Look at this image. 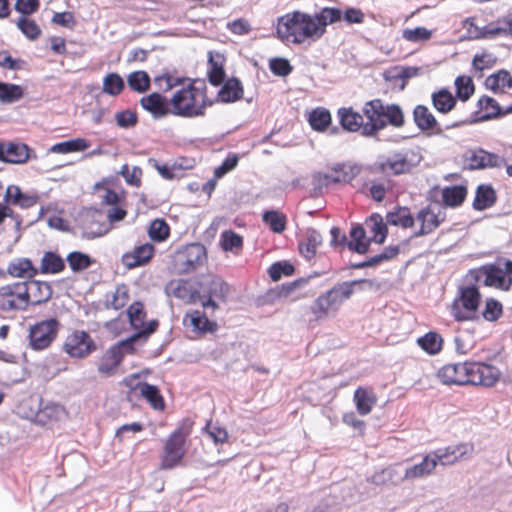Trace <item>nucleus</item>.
Wrapping results in <instances>:
<instances>
[{
  "mask_svg": "<svg viewBox=\"0 0 512 512\" xmlns=\"http://www.w3.org/2000/svg\"><path fill=\"white\" fill-rule=\"evenodd\" d=\"M473 445L461 443L445 448H439L427 454L420 463L406 468L403 475L404 480H414L430 475L437 464L443 466L453 465L460 459L471 456Z\"/></svg>",
  "mask_w": 512,
  "mask_h": 512,
  "instance_id": "f257e3e1",
  "label": "nucleus"
},
{
  "mask_svg": "<svg viewBox=\"0 0 512 512\" xmlns=\"http://www.w3.org/2000/svg\"><path fill=\"white\" fill-rule=\"evenodd\" d=\"M319 31L314 16L301 11L287 13L278 19V37L293 44H302L307 39L316 41L321 38Z\"/></svg>",
  "mask_w": 512,
  "mask_h": 512,
  "instance_id": "f03ea898",
  "label": "nucleus"
},
{
  "mask_svg": "<svg viewBox=\"0 0 512 512\" xmlns=\"http://www.w3.org/2000/svg\"><path fill=\"white\" fill-rule=\"evenodd\" d=\"M172 114L184 118L203 116L207 105L206 95L193 84L175 92L170 100Z\"/></svg>",
  "mask_w": 512,
  "mask_h": 512,
  "instance_id": "7ed1b4c3",
  "label": "nucleus"
},
{
  "mask_svg": "<svg viewBox=\"0 0 512 512\" xmlns=\"http://www.w3.org/2000/svg\"><path fill=\"white\" fill-rule=\"evenodd\" d=\"M192 424L190 419H185L181 426L169 435L161 455V469L171 470L181 464L186 453L185 441L191 433Z\"/></svg>",
  "mask_w": 512,
  "mask_h": 512,
  "instance_id": "20e7f679",
  "label": "nucleus"
},
{
  "mask_svg": "<svg viewBox=\"0 0 512 512\" xmlns=\"http://www.w3.org/2000/svg\"><path fill=\"white\" fill-rule=\"evenodd\" d=\"M351 296L350 285L346 281L338 283L316 298L311 306V311L317 319L325 318L331 310H338L342 303Z\"/></svg>",
  "mask_w": 512,
  "mask_h": 512,
  "instance_id": "39448f33",
  "label": "nucleus"
},
{
  "mask_svg": "<svg viewBox=\"0 0 512 512\" xmlns=\"http://www.w3.org/2000/svg\"><path fill=\"white\" fill-rule=\"evenodd\" d=\"M481 294L475 285L461 287L459 296L451 305V313L456 321H468L478 318L477 310Z\"/></svg>",
  "mask_w": 512,
  "mask_h": 512,
  "instance_id": "423d86ee",
  "label": "nucleus"
},
{
  "mask_svg": "<svg viewBox=\"0 0 512 512\" xmlns=\"http://www.w3.org/2000/svg\"><path fill=\"white\" fill-rule=\"evenodd\" d=\"M229 294L230 286L220 276H209L200 283L199 299L205 309L215 311Z\"/></svg>",
  "mask_w": 512,
  "mask_h": 512,
  "instance_id": "0eeeda50",
  "label": "nucleus"
},
{
  "mask_svg": "<svg viewBox=\"0 0 512 512\" xmlns=\"http://www.w3.org/2000/svg\"><path fill=\"white\" fill-rule=\"evenodd\" d=\"M207 252L201 243H191L179 249L174 256V267L179 274H188L203 266Z\"/></svg>",
  "mask_w": 512,
  "mask_h": 512,
  "instance_id": "6e6552de",
  "label": "nucleus"
},
{
  "mask_svg": "<svg viewBox=\"0 0 512 512\" xmlns=\"http://www.w3.org/2000/svg\"><path fill=\"white\" fill-rule=\"evenodd\" d=\"M79 225L82 230V237L85 239L102 237L111 229L106 221L105 214L96 208L85 209L80 215Z\"/></svg>",
  "mask_w": 512,
  "mask_h": 512,
  "instance_id": "1a4fd4ad",
  "label": "nucleus"
},
{
  "mask_svg": "<svg viewBox=\"0 0 512 512\" xmlns=\"http://www.w3.org/2000/svg\"><path fill=\"white\" fill-rule=\"evenodd\" d=\"M469 274L475 281H479L484 276L483 284L487 287H493L503 291H510L512 287V277L507 276L504 268L495 263L485 264L476 269H471Z\"/></svg>",
  "mask_w": 512,
  "mask_h": 512,
  "instance_id": "9d476101",
  "label": "nucleus"
},
{
  "mask_svg": "<svg viewBox=\"0 0 512 512\" xmlns=\"http://www.w3.org/2000/svg\"><path fill=\"white\" fill-rule=\"evenodd\" d=\"M97 345L84 330H74L65 339L63 350L72 358L84 359L96 351Z\"/></svg>",
  "mask_w": 512,
  "mask_h": 512,
  "instance_id": "9b49d317",
  "label": "nucleus"
},
{
  "mask_svg": "<svg viewBox=\"0 0 512 512\" xmlns=\"http://www.w3.org/2000/svg\"><path fill=\"white\" fill-rule=\"evenodd\" d=\"M60 323L55 318H50L36 323L30 327L29 343L34 350H43L51 345L57 336Z\"/></svg>",
  "mask_w": 512,
  "mask_h": 512,
  "instance_id": "f8f14e48",
  "label": "nucleus"
},
{
  "mask_svg": "<svg viewBox=\"0 0 512 512\" xmlns=\"http://www.w3.org/2000/svg\"><path fill=\"white\" fill-rule=\"evenodd\" d=\"M367 122L364 123L361 135L365 137H375L379 131L386 128V119L384 113V103L380 99H374L364 104L362 109Z\"/></svg>",
  "mask_w": 512,
  "mask_h": 512,
  "instance_id": "ddd939ff",
  "label": "nucleus"
},
{
  "mask_svg": "<svg viewBox=\"0 0 512 512\" xmlns=\"http://www.w3.org/2000/svg\"><path fill=\"white\" fill-rule=\"evenodd\" d=\"M469 384L492 387L500 378V371L493 365L482 362H469Z\"/></svg>",
  "mask_w": 512,
  "mask_h": 512,
  "instance_id": "4468645a",
  "label": "nucleus"
},
{
  "mask_svg": "<svg viewBox=\"0 0 512 512\" xmlns=\"http://www.w3.org/2000/svg\"><path fill=\"white\" fill-rule=\"evenodd\" d=\"M36 158V155L21 142H0V161L11 164H23L29 159Z\"/></svg>",
  "mask_w": 512,
  "mask_h": 512,
  "instance_id": "2eb2a0df",
  "label": "nucleus"
},
{
  "mask_svg": "<svg viewBox=\"0 0 512 512\" xmlns=\"http://www.w3.org/2000/svg\"><path fill=\"white\" fill-rule=\"evenodd\" d=\"M416 218L421 223V226L414 233V237H421L430 234L444 222L445 212L439 205H435V208L428 206L421 209Z\"/></svg>",
  "mask_w": 512,
  "mask_h": 512,
  "instance_id": "dca6fc26",
  "label": "nucleus"
},
{
  "mask_svg": "<svg viewBox=\"0 0 512 512\" xmlns=\"http://www.w3.org/2000/svg\"><path fill=\"white\" fill-rule=\"evenodd\" d=\"M139 377L138 374H133L124 379L126 386L130 387L131 390H139L141 396L147 400V402L156 410H163L165 407L164 399L160 394L157 386L146 383L138 382L134 384V381Z\"/></svg>",
  "mask_w": 512,
  "mask_h": 512,
  "instance_id": "f3484780",
  "label": "nucleus"
},
{
  "mask_svg": "<svg viewBox=\"0 0 512 512\" xmlns=\"http://www.w3.org/2000/svg\"><path fill=\"white\" fill-rule=\"evenodd\" d=\"M466 162L470 170L500 168L506 165V160L503 157L481 148L471 151L466 157Z\"/></svg>",
  "mask_w": 512,
  "mask_h": 512,
  "instance_id": "a211bd4d",
  "label": "nucleus"
},
{
  "mask_svg": "<svg viewBox=\"0 0 512 512\" xmlns=\"http://www.w3.org/2000/svg\"><path fill=\"white\" fill-rule=\"evenodd\" d=\"M469 362L447 364L438 371V377L446 385L469 384Z\"/></svg>",
  "mask_w": 512,
  "mask_h": 512,
  "instance_id": "6ab92c4d",
  "label": "nucleus"
},
{
  "mask_svg": "<svg viewBox=\"0 0 512 512\" xmlns=\"http://www.w3.org/2000/svg\"><path fill=\"white\" fill-rule=\"evenodd\" d=\"M158 325V320L153 319L150 322H148L145 329L139 330L130 337H128L127 339L115 343L114 345H112V347L116 348V351L120 352L123 355V357L125 356V354H132L135 351L134 346L138 343H145L149 335L156 331Z\"/></svg>",
  "mask_w": 512,
  "mask_h": 512,
  "instance_id": "aec40b11",
  "label": "nucleus"
},
{
  "mask_svg": "<svg viewBox=\"0 0 512 512\" xmlns=\"http://www.w3.org/2000/svg\"><path fill=\"white\" fill-rule=\"evenodd\" d=\"M498 36H512V14L499 18L481 28L475 27L474 38L492 39Z\"/></svg>",
  "mask_w": 512,
  "mask_h": 512,
  "instance_id": "412c9836",
  "label": "nucleus"
},
{
  "mask_svg": "<svg viewBox=\"0 0 512 512\" xmlns=\"http://www.w3.org/2000/svg\"><path fill=\"white\" fill-rule=\"evenodd\" d=\"M141 107L149 112L154 119H161L172 114L170 101L158 92H153L140 99Z\"/></svg>",
  "mask_w": 512,
  "mask_h": 512,
  "instance_id": "4be33fe9",
  "label": "nucleus"
},
{
  "mask_svg": "<svg viewBox=\"0 0 512 512\" xmlns=\"http://www.w3.org/2000/svg\"><path fill=\"white\" fill-rule=\"evenodd\" d=\"M413 120L417 128L423 132L432 131L433 134H441L443 129L435 116L425 105H416L413 109Z\"/></svg>",
  "mask_w": 512,
  "mask_h": 512,
  "instance_id": "5701e85b",
  "label": "nucleus"
},
{
  "mask_svg": "<svg viewBox=\"0 0 512 512\" xmlns=\"http://www.w3.org/2000/svg\"><path fill=\"white\" fill-rule=\"evenodd\" d=\"M154 246L145 243L134 248L132 252H127L122 256V263L128 269L145 265L154 255Z\"/></svg>",
  "mask_w": 512,
  "mask_h": 512,
  "instance_id": "b1692460",
  "label": "nucleus"
},
{
  "mask_svg": "<svg viewBox=\"0 0 512 512\" xmlns=\"http://www.w3.org/2000/svg\"><path fill=\"white\" fill-rule=\"evenodd\" d=\"M225 57L217 51L208 52V80L211 85L219 86L225 79Z\"/></svg>",
  "mask_w": 512,
  "mask_h": 512,
  "instance_id": "393cba45",
  "label": "nucleus"
},
{
  "mask_svg": "<svg viewBox=\"0 0 512 512\" xmlns=\"http://www.w3.org/2000/svg\"><path fill=\"white\" fill-rule=\"evenodd\" d=\"M123 361V355L116 348L109 347L99 360L98 372L106 377L112 376Z\"/></svg>",
  "mask_w": 512,
  "mask_h": 512,
  "instance_id": "a878e982",
  "label": "nucleus"
},
{
  "mask_svg": "<svg viewBox=\"0 0 512 512\" xmlns=\"http://www.w3.org/2000/svg\"><path fill=\"white\" fill-rule=\"evenodd\" d=\"M5 202L13 203L21 208H30L37 204L39 196L37 194L23 193L16 185H9L6 189Z\"/></svg>",
  "mask_w": 512,
  "mask_h": 512,
  "instance_id": "bb28decb",
  "label": "nucleus"
},
{
  "mask_svg": "<svg viewBox=\"0 0 512 512\" xmlns=\"http://www.w3.org/2000/svg\"><path fill=\"white\" fill-rule=\"evenodd\" d=\"M497 201L495 189L490 184H481L477 187L473 208L477 211H483L492 207Z\"/></svg>",
  "mask_w": 512,
  "mask_h": 512,
  "instance_id": "cd10ccee",
  "label": "nucleus"
},
{
  "mask_svg": "<svg viewBox=\"0 0 512 512\" xmlns=\"http://www.w3.org/2000/svg\"><path fill=\"white\" fill-rule=\"evenodd\" d=\"M350 237L351 240L346 243L350 251L358 254H366L369 251L372 239L366 238V231L361 225H356L351 228Z\"/></svg>",
  "mask_w": 512,
  "mask_h": 512,
  "instance_id": "c85d7f7f",
  "label": "nucleus"
},
{
  "mask_svg": "<svg viewBox=\"0 0 512 512\" xmlns=\"http://www.w3.org/2000/svg\"><path fill=\"white\" fill-rule=\"evenodd\" d=\"M30 305H40L48 302L52 297V288L49 283L30 278L29 286Z\"/></svg>",
  "mask_w": 512,
  "mask_h": 512,
  "instance_id": "c756f323",
  "label": "nucleus"
},
{
  "mask_svg": "<svg viewBox=\"0 0 512 512\" xmlns=\"http://www.w3.org/2000/svg\"><path fill=\"white\" fill-rule=\"evenodd\" d=\"M243 96V86L238 78H230L222 85L218 92V98L224 103H233Z\"/></svg>",
  "mask_w": 512,
  "mask_h": 512,
  "instance_id": "7c9ffc66",
  "label": "nucleus"
},
{
  "mask_svg": "<svg viewBox=\"0 0 512 512\" xmlns=\"http://www.w3.org/2000/svg\"><path fill=\"white\" fill-rule=\"evenodd\" d=\"M340 124L344 130L356 132L363 130L364 120L363 115L353 111L352 108H340L338 110Z\"/></svg>",
  "mask_w": 512,
  "mask_h": 512,
  "instance_id": "2f4dec72",
  "label": "nucleus"
},
{
  "mask_svg": "<svg viewBox=\"0 0 512 512\" xmlns=\"http://www.w3.org/2000/svg\"><path fill=\"white\" fill-rule=\"evenodd\" d=\"M511 113H512V104L506 108H502L500 105H498L497 112H487L484 114H480L479 111H475L473 113V116L471 119L460 121V122H455L451 125H447L446 129L457 128V127H460L463 125H470V124H475V123H479V122H485L488 120L501 118V117L511 114Z\"/></svg>",
  "mask_w": 512,
  "mask_h": 512,
  "instance_id": "473e14b6",
  "label": "nucleus"
},
{
  "mask_svg": "<svg viewBox=\"0 0 512 512\" xmlns=\"http://www.w3.org/2000/svg\"><path fill=\"white\" fill-rule=\"evenodd\" d=\"M485 86L494 93H506L512 88V76L508 71L500 70L486 78Z\"/></svg>",
  "mask_w": 512,
  "mask_h": 512,
  "instance_id": "72a5a7b5",
  "label": "nucleus"
},
{
  "mask_svg": "<svg viewBox=\"0 0 512 512\" xmlns=\"http://www.w3.org/2000/svg\"><path fill=\"white\" fill-rule=\"evenodd\" d=\"M431 101L433 107L443 114H447L452 111L457 104L456 97L453 96L446 88L433 92L431 95Z\"/></svg>",
  "mask_w": 512,
  "mask_h": 512,
  "instance_id": "f704fd0d",
  "label": "nucleus"
},
{
  "mask_svg": "<svg viewBox=\"0 0 512 512\" xmlns=\"http://www.w3.org/2000/svg\"><path fill=\"white\" fill-rule=\"evenodd\" d=\"M313 16L316 21V26L320 28V37H322L326 32L327 25L334 24L342 19V11L335 7H324Z\"/></svg>",
  "mask_w": 512,
  "mask_h": 512,
  "instance_id": "c9c22d12",
  "label": "nucleus"
},
{
  "mask_svg": "<svg viewBox=\"0 0 512 512\" xmlns=\"http://www.w3.org/2000/svg\"><path fill=\"white\" fill-rule=\"evenodd\" d=\"M322 244L321 234L313 228H309L306 232V239L298 245L300 254L307 260L312 259L316 254V249Z\"/></svg>",
  "mask_w": 512,
  "mask_h": 512,
  "instance_id": "e433bc0d",
  "label": "nucleus"
},
{
  "mask_svg": "<svg viewBox=\"0 0 512 512\" xmlns=\"http://www.w3.org/2000/svg\"><path fill=\"white\" fill-rule=\"evenodd\" d=\"M368 481L377 486L385 484L399 485L404 481V478L396 466H390L375 472Z\"/></svg>",
  "mask_w": 512,
  "mask_h": 512,
  "instance_id": "4c0bfd02",
  "label": "nucleus"
},
{
  "mask_svg": "<svg viewBox=\"0 0 512 512\" xmlns=\"http://www.w3.org/2000/svg\"><path fill=\"white\" fill-rule=\"evenodd\" d=\"M65 269L64 259L56 252L47 251L41 259L40 272L42 274H57Z\"/></svg>",
  "mask_w": 512,
  "mask_h": 512,
  "instance_id": "58836bf2",
  "label": "nucleus"
},
{
  "mask_svg": "<svg viewBox=\"0 0 512 512\" xmlns=\"http://www.w3.org/2000/svg\"><path fill=\"white\" fill-rule=\"evenodd\" d=\"M467 196V188L463 185H453L443 188L442 200L445 206H460Z\"/></svg>",
  "mask_w": 512,
  "mask_h": 512,
  "instance_id": "ea45409f",
  "label": "nucleus"
},
{
  "mask_svg": "<svg viewBox=\"0 0 512 512\" xmlns=\"http://www.w3.org/2000/svg\"><path fill=\"white\" fill-rule=\"evenodd\" d=\"M386 221L387 224L401 226L403 228H410L414 225V218L409 208L402 206H397L393 211L388 212Z\"/></svg>",
  "mask_w": 512,
  "mask_h": 512,
  "instance_id": "a19ab883",
  "label": "nucleus"
},
{
  "mask_svg": "<svg viewBox=\"0 0 512 512\" xmlns=\"http://www.w3.org/2000/svg\"><path fill=\"white\" fill-rule=\"evenodd\" d=\"M64 409L57 404H47L39 408L34 415V421L40 425H47L53 421H57L63 414Z\"/></svg>",
  "mask_w": 512,
  "mask_h": 512,
  "instance_id": "79ce46f5",
  "label": "nucleus"
},
{
  "mask_svg": "<svg viewBox=\"0 0 512 512\" xmlns=\"http://www.w3.org/2000/svg\"><path fill=\"white\" fill-rule=\"evenodd\" d=\"M8 273L13 277H25L29 279L37 275L38 269L35 268L28 258L19 259L11 262L7 268Z\"/></svg>",
  "mask_w": 512,
  "mask_h": 512,
  "instance_id": "37998d69",
  "label": "nucleus"
},
{
  "mask_svg": "<svg viewBox=\"0 0 512 512\" xmlns=\"http://www.w3.org/2000/svg\"><path fill=\"white\" fill-rule=\"evenodd\" d=\"M262 221L274 233H282L286 229V215L277 210H267L262 215Z\"/></svg>",
  "mask_w": 512,
  "mask_h": 512,
  "instance_id": "c03bdc74",
  "label": "nucleus"
},
{
  "mask_svg": "<svg viewBox=\"0 0 512 512\" xmlns=\"http://www.w3.org/2000/svg\"><path fill=\"white\" fill-rule=\"evenodd\" d=\"M127 84L131 90L145 93L150 89L151 79L145 71H134L127 76Z\"/></svg>",
  "mask_w": 512,
  "mask_h": 512,
  "instance_id": "a18cd8bd",
  "label": "nucleus"
},
{
  "mask_svg": "<svg viewBox=\"0 0 512 512\" xmlns=\"http://www.w3.org/2000/svg\"><path fill=\"white\" fill-rule=\"evenodd\" d=\"M66 260L71 270L75 273L88 269L95 262V260L91 258L90 255L80 251L70 252L67 255Z\"/></svg>",
  "mask_w": 512,
  "mask_h": 512,
  "instance_id": "49530a36",
  "label": "nucleus"
},
{
  "mask_svg": "<svg viewBox=\"0 0 512 512\" xmlns=\"http://www.w3.org/2000/svg\"><path fill=\"white\" fill-rule=\"evenodd\" d=\"M354 400L356 403L357 411L361 415L370 413L373 405L376 403L375 396L362 387L356 389L354 393Z\"/></svg>",
  "mask_w": 512,
  "mask_h": 512,
  "instance_id": "de8ad7c7",
  "label": "nucleus"
},
{
  "mask_svg": "<svg viewBox=\"0 0 512 512\" xmlns=\"http://www.w3.org/2000/svg\"><path fill=\"white\" fill-rule=\"evenodd\" d=\"M417 343L425 352L435 355L441 351L443 339L437 332H428L418 338Z\"/></svg>",
  "mask_w": 512,
  "mask_h": 512,
  "instance_id": "09e8293b",
  "label": "nucleus"
},
{
  "mask_svg": "<svg viewBox=\"0 0 512 512\" xmlns=\"http://www.w3.org/2000/svg\"><path fill=\"white\" fill-rule=\"evenodd\" d=\"M24 95L23 88L20 85L0 82V102L5 104L14 103L20 100Z\"/></svg>",
  "mask_w": 512,
  "mask_h": 512,
  "instance_id": "8fccbe9b",
  "label": "nucleus"
},
{
  "mask_svg": "<svg viewBox=\"0 0 512 512\" xmlns=\"http://www.w3.org/2000/svg\"><path fill=\"white\" fill-rule=\"evenodd\" d=\"M90 146L89 142L83 138L71 139L68 141L60 142L50 148L54 153H71L84 151Z\"/></svg>",
  "mask_w": 512,
  "mask_h": 512,
  "instance_id": "3c124183",
  "label": "nucleus"
},
{
  "mask_svg": "<svg viewBox=\"0 0 512 512\" xmlns=\"http://www.w3.org/2000/svg\"><path fill=\"white\" fill-rule=\"evenodd\" d=\"M308 121L313 130L324 131L331 123V114L325 108H316L310 112Z\"/></svg>",
  "mask_w": 512,
  "mask_h": 512,
  "instance_id": "603ef678",
  "label": "nucleus"
},
{
  "mask_svg": "<svg viewBox=\"0 0 512 512\" xmlns=\"http://www.w3.org/2000/svg\"><path fill=\"white\" fill-rule=\"evenodd\" d=\"M125 88L124 79L116 72L108 73L103 79V92L110 96L119 95Z\"/></svg>",
  "mask_w": 512,
  "mask_h": 512,
  "instance_id": "864d4df0",
  "label": "nucleus"
},
{
  "mask_svg": "<svg viewBox=\"0 0 512 512\" xmlns=\"http://www.w3.org/2000/svg\"><path fill=\"white\" fill-rule=\"evenodd\" d=\"M131 326L137 331L145 329L148 323H145L146 313L141 302H134L127 310Z\"/></svg>",
  "mask_w": 512,
  "mask_h": 512,
  "instance_id": "5fc2aeb1",
  "label": "nucleus"
},
{
  "mask_svg": "<svg viewBox=\"0 0 512 512\" xmlns=\"http://www.w3.org/2000/svg\"><path fill=\"white\" fill-rule=\"evenodd\" d=\"M23 305H20L16 299V295L8 285L0 288V310L12 311V310H25Z\"/></svg>",
  "mask_w": 512,
  "mask_h": 512,
  "instance_id": "6e6d98bb",
  "label": "nucleus"
},
{
  "mask_svg": "<svg viewBox=\"0 0 512 512\" xmlns=\"http://www.w3.org/2000/svg\"><path fill=\"white\" fill-rule=\"evenodd\" d=\"M456 99L467 101L474 93L475 86L469 76L460 75L455 79Z\"/></svg>",
  "mask_w": 512,
  "mask_h": 512,
  "instance_id": "4d7b16f0",
  "label": "nucleus"
},
{
  "mask_svg": "<svg viewBox=\"0 0 512 512\" xmlns=\"http://www.w3.org/2000/svg\"><path fill=\"white\" fill-rule=\"evenodd\" d=\"M149 164L155 168L159 174L167 180H172L175 178H179L181 176L182 170L185 168L182 164L175 162L172 166L166 164H159V162L155 159H149Z\"/></svg>",
  "mask_w": 512,
  "mask_h": 512,
  "instance_id": "13d9d810",
  "label": "nucleus"
},
{
  "mask_svg": "<svg viewBox=\"0 0 512 512\" xmlns=\"http://www.w3.org/2000/svg\"><path fill=\"white\" fill-rule=\"evenodd\" d=\"M386 126L390 124L393 127L400 128L405 124V116L402 108L398 104L384 105Z\"/></svg>",
  "mask_w": 512,
  "mask_h": 512,
  "instance_id": "bf43d9fd",
  "label": "nucleus"
},
{
  "mask_svg": "<svg viewBox=\"0 0 512 512\" xmlns=\"http://www.w3.org/2000/svg\"><path fill=\"white\" fill-rule=\"evenodd\" d=\"M388 164L394 175L408 173L414 166L407 155L403 153H395L392 158L388 159Z\"/></svg>",
  "mask_w": 512,
  "mask_h": 512,
  "instance_id": "052dcab7",
  "label": "nucleus"
},
{
  "mask_svg": "<svg viewBox=\"0 0 512 512\" xmlns=\"http://www.w3.org/2000/svg\"><path fill=\"white\" fill-rule=\"evenodd\" d=\"M370 221L373 223L372 232L374 236L371 238L372 242L383 244L388 234L387 224L383 222L380 214L374 213L370 216Z\"/></svg>",
  "mask_w": 512,
  "mask_h": 512,
  "instance_id": "680f3d73",
  "label": "nucleus"
},
{
  "mask_svg": "<svg viewBox=\"0 0 512 512\" xmlns=\"http://www.w3.org/2000/svg\"><path fill=\"white\" fill-rule=\"evenodd\" d=\"M149 237L156 242L164 241L170 234L169 225L163 219H155L151 222L148 229Z\"/></svg>",
  "mask_w": 512,
  "mask_h": 512,
  "instance_id": "e2e57ef3",
  "label": "nucleus"
},
{
  "mask_svg": "<svg viewBox=\"0 0 512 512\" xmlns=\"http://www.w3.org/2000/svg\"><path fill=\"white\" fill-rule=\"evenodd\" d=\"M294 272V266L288 261L275 262L268 270L269 276L273 281H279L282 276H291Z\"/></svg>",
  "mask_w": 512,
  "mask_h": 512,
  "instance_id": "0e129e2a",
  "label": "nucleus"
},
{
  "mask_svg": "<svg viewBox=\"0 0 512 512\" xmlns=\"http://www.w3.org/2000/svg\"><path fill=\"white\" fill-rule=\"evenodd\" d=\"M16 24L20 31L30 40H36L41 35V29L34 20L22 16Z\"/></svg>",
  "mask_w": 512,
  "mask_h": 512,
  "instance_id": "69168bd1",
  "label": "nucleus"
},
{
  "mask_svg": "<svg viewBox=\"0 0 512 512\" xmlns=\"http://www.w3.org/2000/svg\"><path fill=\"white\" fill-rule=\"evenodd\" d=\"M243 245L242 237L232 230L224 231L221 234V247L224 251H233Z\"/></svg>",
  "mask_w": 512,
  "mask_h": 512,
  "instance_id": "338daca9",
  "label": "nucleus"
},
{
  "mask_svg": "<svg viewBox=\"0 0 512 512\" xmlns=\"http://www.w3.org/2000/svg\"><path fill=\"white\" fill-rule=\"evenodd\" d=\"M503 307L502 304L493 298L486 300L485 308L482 311V317L490 322L496 321L502 315Z\"/></svg>",
  "mask_w": 512,
  "mask_h": 512,
  "instance_id": "774afa93",
  "label": "nucleus"
}]
</instances>
